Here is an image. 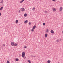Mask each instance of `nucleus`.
<instances>
[{
	"label": "nucleus",
	"instance_id": "1",
	"mask_svg": "<svg viewBox=\"0 0 63 63\" xmlns=\"http://www.w3.org/2000/svg\"><path fill=\"white\" fill-rule=\"evenodd\" d=\"M22 56L23 57L25 56V52H23L22 53Z\"/></svg>",
	"mask_w": 63,
	"mask_h": 63
},
{
	"label": "nucleus",
	"instance_id": "2",
	"mask_svg": "<svg viewBox=\"0 0 63 63\" xmlns=\"http://www.w3.org/2000/svg\"><path fill=\"white\" fill-rule=\"evenodd\" d=\"M21 10L22 12H24V11L25 10L24 9V8H21Z\"/></svg>",
	"mask_w": 63,
	"mask_h": 63
},
{
	"label": "nucleus",
	"instance_id": "3",
	"mask_svg": "<svg viewBox=\"0 0 63 63\" xmlns=\"http://www.w3.org/2000/svg\"><path fill=\"white\" fill-rule=\"evenodd\" d=\"M53 11L54 12H55V11H56V9H55V8H53Z\"/></svg>",
	"mask_w": 63,
	"mask_h": 63
},
{
	"label": "nucleus",
	"instance_id": "4",
	"mask_svg": "<svg viewBox=\"0 0 63 63\" xmlns=\"http://www.w3.org/2000/svg\"><path fill=\"white\" fill-rule=\"evenodd\" d=\"M11 45H12V46H14V43L13 42H12L11 43Z\"/></svg>",
	"mask_w": 63,
	"mask_h": 63
},
{
	"label": "nucleus",
	"instance_id": "5",
	"mask_svg": "<svg viewBox=\"0 0 63 63\" xmlns=\"http://www.w3.org/2000/svg\"><path fill=\"white\" fill-rule=\"evenodd\" d=\"M17 45H18L17 44H16V43H15L14 44V45L15 46V47H16V46H17Z\"/></svg>",
	"mask_w": 63,
	"mask_h": 63
},
{
	"label": "nucleus",
	"instance_id": "6",
	"mask_svg": "<svg viewBox=\"0 0 63 63\" xmlns=\"http://www.w3.org/2000/svg\"><path fill=\"white\" fill-rule=\"evenodd\" d=\"M51 33L52 34L54 33V31L52 30H51L50 31Z\"/></svg>",
	"mask_w": 63,
	"mask_h": 63
},
{
	"label": "nucleus",
	"instance_id": "7",
	"mask_svg": "<svg viewBox=\"0 0 63 63\" xmlns=\"http://www.w3.org/2000/svg\"><path fill=\"white\" fill-rule=\"evenodd\" d=\"M62 7H60V11H62Z\"/></svg>",
	"mask_w": 63,
	"mask_h": 63
},
{
	"label": "nucleus",
	"instance_id": "8",
	"mask_svg": "<svg viewBox=\"0 0 63 63\" xmlns=\"http://www.w3.org/2000/svg\"><path fill=\"white\" fill-rule=\"evenodd\" d=\"M36 28V26H34L32 28V29H34Z\"/></svg>",
	"mask_w": 63,
	"mask_h": 63
},
{
	"label": "nucleus",
	"instance_id": "9",
	"mask_svg": "<svg viewBox=\"0 0 63 63\" xmlns=\"http://www.w3.org/2000/svg\"><path fill=\"white\" fill-rule=\"evenodd\" d=\"M27 22H28V20H26L24 21V23H26Z\"/></svg>",
	"mask_w": 63,
	"mask_h": 63
},
{
	"label": "nucleus",
	"instance_id": "10",
	"mask_svg": "<svg viewBox=\"0 0 63 63\" xmlns=\"http://www.w3.org/2000/svg\"><path fill=\"white\" fill-rule=\"evenodd\" d=\"M47 33H46L45 34V36L46 37H47Z\"/></svg>",
	"mask_w": 63,
	"mask_h": 63
},
{
	"label": "nucleus",
	"instance_id": "11",
	"mask_svg": "<svg viewBox=\"0 0 63 63\" xmlns=\"http://www.w3.org/2000/svg\"><path fill=\"white\" fill-rule=\"evenodd\" d=\"M48 30H48V29H47L46 30V32H48L49 31Z\"/></svg>",
	"mask_w": 63,
	"mask_h": 63
},
{
	"label": "nucleus",
	"instance_id": "12",
	"mask_svg": "<svg viewBox=\"0 0 63 63\" xmlns=\"http://www.w3.org/2000/svg\"><path fill=\"white\" fill-rule=\"evenodd\" d=\"M27 14H24V16H27Z\"/></svg>",
	"mask_w": 63,
	"mask_h": 63
},
{
	"label": "nucleus",
	"instance_id": "13",
	"mask_svg": "<svg viewBox=\"0 0 63 63\" xmlns=\"http://www.w3.org/2000/svg\"><path fill=\"white\" fill-rule=\"evenodd\" d=\"M35 10V8L34 7H33L32 9V10L33 11H34Z\"/></svg>",
	"mask_w": 63,
	"mask_h": 63
},
{
	"label": "nucleus",
	"instance_id": "14",
	"mask_svg": "<svg viewBox=\"0 0 63 63\" xmlns=\"http://www.w3.org/2000/svg\"><path fill=\"white\" fill-rule=\"evenodd\" d=\"M3 8V7H1L0 8V10H2Z\"/></svg>",
	"mask_w": 63,
	"mask_h": 63
},
{
	"label": "nucleus",
	"instance_id": "15",
	"mask_svg": "<svg viewBox=\"0 0 63 63\" xmlns=\"http://www.w3.org/2000/svg\"><path fill=\"white\" fill-rule=\"evenodd\" d=\"M16 23H18V20H16Z\"/></svg>",
	"mask_w": 63,
	"mask_h": 63
},
{
	"label": "nucleus",
	"instance_id": "16",
	"mask_svg": "<svg viewBox=\"0 0 63 63\" xmlns=\"http://www.w3.org/2000/svg\"><path fill=\"white\" fill-rule=\"evenodd\" d=\"M47 62L48 63H50V60H48L47 61Z\"/></svg>",
	"mask_w": 63,
	"mask_h": 63
},
{
	"label": "nucleus",
	"instance_id": "17",
	"mask_svg": "<svg viewBox=\"0 0 63 63\" xmlns=\"http://www.w3.org/2000/svg\"><path fill=\"white\" fill-rule=\"evenodd\" d=\"M15 60L16 61H18V59L17 58H16Z\"/></svg>",
	"mask_w": 63,
	"mask_h": 63
},
{
	"label": "nucleus",
	"instance_id": "18",
	"mask_svg": "<svg viewBox=\"0 0 63 63\" xmlns=\"http://www.w3.org/2000/svg\"><path fill=\"white\" fill-rule=\"evenodd\" d=\"M0 3H3V0H1L0 2Z\"/></svg>",
	"mask_w": 63,
	"mask_h": 63
},
{
	"label": "nucleus",
	"instance_id": "19",
	"mask_svg": "<svg viewBox=\"0 0 63 63\" xmlns=\"http://www.w3.org/2000/svg\"><path fill=\"white\" fill-rule=\"evenodd\" d=\"M57 42H59V40H57Z\"/></svg>",
	"mask_w": 63,
	"mask_h": 63
},
{
	"label": "nucleus",
	"instance_id": "20",
	"mask_svg": "<svg viewBox=\"0 0 63 63\" xmlns=\"http://www.w3.org/2000/svg\"><path fill=\"white\" fill-rule=\"evenodd\" d=\"M45 13H46V14H47V11H45Z\"/></svg>",
	"mask_w": 63,
	"mask_h": 63
},
{
	"label": "nucleus",
	"instance_id": "21",
	"mask_svg": "<svg viewBox=\"0 0 63 63\" xmlns=\"http://www.w3.org/2000/svg\"><path fill=\"white\" fill-rule=\"evenodd\" d=\"M31 31H32V32H33V31H34V30H33V29H32Z\"/></svg>",
	"mask_w": 63,
	"mask_h": 63
},
{
	"label": "nucleus",
	"instance_id": "22",
	"mask_svg": "<svg viewBox=\"0 0 63 63\" xmlns=\"http://www.w3.org/2000/svg\"><path fill=\"white\" fill-rule=\"evenodd\" d=\"M23 2V1H22V0L20 2V3H22V2Z\"/></svg>",
	"mask_w": 63,
	"mask_h": 63
},
{
	"label": "nucleus",
	"instance_id": "23",
	"mask_svg": "<svg viewBox=\"0 0 63 63\" xmlns=\"http://www.w3.org/2000/svg\"><path fill=\"white\" fill-rule=\"evenodd\" d=\"M43 25H45V23H43Z\"/></svg>",
	"mask_w": 63,
	"mask_h": 63
},
{
	"label": "nucleus",
	"instance_id": "24",
	"mask_svg": "<svg viewBox=\"0 0 63 63\" xmlns=\"http://www.w3.org/2000/svg\"><path fill=\"white\" fill-rule=\"evenodd\" d=\"M7 63H10V62H9V61L8 60L7 61Z\"/></svg>",
	"mask_w": 63,
	"mask_h": 63
},
{
	"label": "nucleus",
	"instance_id": "25",
	"mask_svg": "<svg viewBox=\"0 0 63 63\" xmlns=\"http://www.w3.org/2000/svg\"><path fill=\"white\" fill-rule=\"evenodd\" d=\"M29 25H31V23H30V22H29Z\"/></svg>",
	"mask_w": 63,
	"mask_h": 63
},
{
	"label": "nucleus",
	"instance_id": "26",
	"mask_svg": "<svg viewBox=\"0 0 63 63\" xmlns=\"http://www.w3.org/2000/svg\"><path fill=\"white\" fill-rule=\"evenodd\" d=\"M27 47H26V46H25L24 47V48H26Z\"/></svg>",
	"mask_w": 63,
	"mask_h": 63
},
{
	"label": "nucleus",
	"instance_id": "27",
	"mask_svg": "<svg viewBox=\"0 0 63 63\" xmlns=\"http://www.w3.org/2000/svg\"><path fill=\"white\" fill-rule=\"evenodd\" d=\"M30 62V60H28V62Z\"/></svg>",
	"mask_w": 63,
	"mask_h": 63
},
{
	"label": "nucleus",
	"instance_id": "28",
	"mask_svg": "<svg viewBox=\"0 0 63 63\" xmlns=\"http://www.w3.org/2000/svg\"><path fill=\"white\" fill-rule=\"evenodd\" d=\"M3 46H5V44H3Z\"/></svg>",
	"mask_w": 63,
	"mask_h": 63
},
{
	"label": "nucleus",
	"instance_id": "29",
	"mask_svg": "<svg viewBox=\"0 0 63 63\" xmlns=\"http://www.w3.org/2000/svg\"><path fill=\"white\" fill-rule=\"evenodd\" d=\"M22 2H23V1H24V0H22Z\"/></svg>",
	"mask_w": 63,
	"mask_h": 63
},
{
	"label": "nucleus",
	"instance_id": "30",
	"mask_svg": "<svg viewBox=\"0 0 63 63\" xmlns=\"http://www.w3.org/2000/svg\"><path fill=\"white\" fill-rule=\"evenodd\" d=\"M1 13H0V16H1Z\"/></svg>",
	"mask_w": 63,
	"mask_h": 63
},
{
	"label": "nucleus",
	"instance_id": "31",
	"mask_svg": "<svg viewBox=\"0 0 63 63\" xmlns=\"http://www.w3.org/2000/svg\"><path fill=\"white\" fill-rule=\"evenodd\" d=\"M35 57V56H32V57Z\"/></svg>",
	"mask_w": 63,
	"mask_h": 63
},
{
	"label": "nucleus",
	"instance_id": "32",
	"mask_svg": "<svg viewBox=\"0 0 63 63\" xmlns=\"http://www.w3.org/2000/svg\"><path fill=\"white\" fill-rule=\"evenodd\" d=\"M60 41H61V39H60Z\"/></svg>",
	"mask_w": 63,
	"mask_h": 63
},
{
	"label": "nucleus",
	"instance_id": "33",
	"mask_svg": "<svg viewBox=\"0 0 63 63\" xmlns=\"http://www.w3.org/2000/svg\"><path fill=\"white\" fill-rule=\"evenodd\" d=\"M55 0H52V1H55Z\"/></svg>",
	"mask_w": 63,
	"mask_h": 63
},
{
	"label": "nucleus",
	"instance_id": "34",
	"mask_svg": "<svg viewBox=\"0 0 63 63\" xmlns=\"http://www.w3.org/2000/svg\"><path fill=\"white\" fill-rule=\"evenodd\" d=\"M18 12H20V10H19L18 11Z\"/></svg>",
	"mask_w": 63,
	"mask_h": 63
},
{
	"label": "nucleus",
	"instance_id": "35",
	"mask_svg": "<svg viewBox=\"0 0 63 63\" xmlns=\"http://www.w3.org/2000/svg\"><path fill=\"white\" fill-rule=\"evenodd\" d=\"M29 63H31V61H30V62H29Z\"/></svg>",
	"mask_w": 63,
	"mask_h": 63
},
{
	"label": "nucleus",
	"instance_id": "36",
	"mask_svg": "<svg viewBox=\"0 0 63 63\" xmlns=\"http://www.w3.org/2000/svg\"><path fill=\"white\" fill-rule=\"evenodd\" d=\"M62 33H63V31H62Z\"/></svg>",
	"mask_w": 63,
	"mask_h": 63
},
{
	"label": "nucleus",
	"instance_id": "37",
	"mask_svg": "<svg viewBox=\"0 0 63 63\" xmlns=\"http://www.w3.org/2000/svg\"><path fill=\"white\" fill-rule=\"evenodd\" d=\"M40 0V1H41L42 0Z\"/></svg>",
	"mask_w": 63,
	"mask_h": 63
},
{
	"label": "nucleus",
	"instance_id": "38",
	"mask_svg": "<svg viewBox=\"0 0 63 63\" xmlns=\"http://www.w3.org/2000/svg\"><path fill=\"white\" fill-rule=\"evenodd\" d=\"M58 63H59V62H58Z\"/></svg>",
	"mask_w": 63,
	"mask_h": 63
}]
</instances>
